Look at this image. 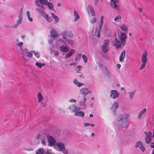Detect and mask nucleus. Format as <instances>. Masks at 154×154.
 <instances>
[{
    "mask_svg": "<svg viewBox=\"0 0 154 154\" xmlns=\"http://www.w3.org/2000/svg\"><path fill=\"white\" fill-rule=\"evenodd\" d=\"M129 116L128 115H120L117 119V121L116 122V128L119 129H121L123 128H126L127 117Z\"/></svg>",
    "mask_w": 154,
    "mask_h": 154,
    "instance_id": "nucleus-1",
    "label": "nucleus"
},
{
    "mask_svg": "<svg viewBox=\"0 0 154 154\" xmlns=\"http://www.w3.org/2000/svg\"><path fill=\"white\" fill-rule=\"evenodd\" d=\"M126 38V33L125 32H122L121 34L120 39L121 41L118 40L117 38L115 39L114 45L117 48H119L121 46H124L125 45L126 41H125Z\"/></svg>",
    "mask_w": 154,
    "mask_h": 154,
    "instance_id": "nucleus-2",
    "label": "nucleus"
},
{
    "mask_svg": "<svg viewBox=\"0 0 154 154\" xmlns=\"http://www.w3.org/2000/svg\"><path fill=\"white\" fill-rule=\"evenodd\" d=\"M47 0H37L35 2L36 5L42 9H44L43 5H47Z\"/></svg>",
    "mask_w": 154,
    "mask_h": 154,
    "instance_id": "nucleus-3",
    "label": "nucleus"
},
{
    "mask_svg": "<svg viewBox=\"0 0 154 154\" xmlns=\"http://www.w3.org/2000/svg\"><path fill=\"white\" fill-rule=\"evenodd\" d=\"M23 8H21V11L20 13V14L18 16L19 19L17 21V23L15 25L12 26H11V27L12 28L14 29H15L17 28L19 26V25L21 23L23 20Z\"/></svg>",
    "mask_w": 154,
    "mask_h": 154,
    "instance_id": "nucleus-4",
    "label": "nucleus"
},
{
    "mask_svg": "<svg viewBox=\"0 0 154 154\" xmlns=\"http://www.w3.org/2000/svg\"><path fill=\"white\" fill-rule=\"evenodd\" d=\"M61 35L63 39H66V36H67L70 38H72L73 37V34L70 31H68L67 30L64 31L61 33Z\"/></svg>",
    "mask_w": 154,
    "mask_h": 154,
    "instance_id": "nucleus-5",
    "label": "nucleus"
},
{
    "mask_svg": "<svg viewBox=\"0 0 154 154\" xmlns=\"http://www.w3.org/2000/svg\"><path fill=\"white\" fill-rule=\"evenodd\" d=\"M152 133L151 131L149 132L145 137V141L147 144H149L152 141Z\"/></svg>",
    "mask_w": 154,
    "mask_h": 154,
    "instance_id": "nucleus-6",
    "label": "nucleus"
},
{
    "mask_svg": "<svg viewBox=\"0 0 154 154\" xmlns=\"http://www.w3.org/2000/svg\"><path fill=\"white\" fill-rule=\"evenodd\" d=\"M118 3V0H111L110 1L111 6L112 8L114 9H116L117 10L119 9V5H117V4Z\"/></svg>",
    "mask_w": 154,
    "mask_h": 154,
    "instance_id": "nucleus-7",
    "label": "nucleus"
},
{
    "mask_svg": "<svg viewBox=\"0 0 154 154\" xmlns=\"http://www.w3.org/2000/svg\"><path fill=\"white\" fill-rule=\"evenodd\" d=\"M81 94L82 95H86L91 92V91H89L88 88H82L80 90Z\"/></svg>",
    "mask_w": 154,
    "mask_h": 154,
    "instance_id": "nucleus-8",
    "label": "nucleus"
},
{
    "mask_svg": "<svg viewBox=\"0 0 154 154\" xmlns=\"http://www.w3.org/2000/svg\"><path fill=\"white\" fill-rule=\"evenodd\" d=\"M87 10L89 14L91 12L92 16L94 17L95 16V13L94 9L92 6L88 5L87 7Z\"/></svg>",
    "mask_w": 154,
    "mask_h": 154,
    "instance_id": "nucleus-9",
    "label": "nucleus"
},
{
    "mask_svg": "<svg viewBox=\"0 0 154 154\" xmlns=\"http://www.w3.org/2000/svg\"><path fill=\"white\" fill-rule=\"evenodd\" d=\"M48 142V145L50 146H52L55 143V140L54 138L51 136L47 137Z\"/></svg>",
    "mask_w": 154,
    "mask_h": 154,
    "instance_id": "nucleus-10",
    "label": "nucleus"
},
{
    "mask_svg": "<svg viewBox=\"0 0 154 154\" xmlns=\"http://www.w3.org/2000/svg\"><path fill=\"white\" fill-rule=\"evenodd\" d=\"M108 43L106 42L103 44L102 49L104 53H106L109 49V47L108 46Z\"/></svg>",
    "mask_w": 154,
    "mask_h": 154,
    "instance_id": "nucleus-11",
    "label": "nucleus"
},
{
    "mask_svg": "<svg viewBox=\"0 0 154 154\" xmlns=\"http://www.w3.org/2000/svg\"><path fill=\"white\" fill-rule=\"evenodd\" d=\"M119 94L116 90H112L111 91L110 97L112 96L113 99L119 97Z\"/></svg>",
    "mask_w": 154,
    "mask_h": 154,
    "instance_id": "nucleus-12",
    "label": "nucleus"
},
{
    "mask_svg": "<svg viewBox=\"0 0 154 154\" xmlns=\"http://www.w3.org/2000/svg\"><path fill=\"white\" fill-rule=\"evenodd\" d=\"M68 108L69 109L72 110V112H76L77 111L80 109V107L73 105L69 106Z\"/></svg>",
    "mask_w": 154,
    "mask_h": 154,
    "instance_id": "nucleus-13",
    "label": "nucleus"
},
{
    "mask_svg": "<svg viewBox=\"0 0 154 154\" xmlns=\"http://www.w3.org/2000/svg\"><path fill=\"white\" fill-rule=\"evenodd\" d=\"M147 54L146 51L142 56V61L143 62L146 63L147 61Z\"/></svg>",
    "mask_w": 154,
    "mask_h": 154,
    "instance_id": "nucleus-14",
    "label": "nucleus"
},
{
    "mask_svg": "<svg viewBox=\"0 0 154 154\" xmlns=\"http://www.w3.org/2000/svg\"><path fill=\"white\" fill-rule=\"evenodd\" d=\"M119 104L117 102H114L111 108V109L114 112H115L117 109L119 107Z\"/></svg>",
    "mask_w": 154,
    "mask_h": 154,
    "instance_id": "nucleus-15",
    "label": "nucleus"
},
{
    "mask_svg": "<svg viewBox=\"0 0 154 154\" xmlns=\"http://www.w3.org/2000/svg\"><path fill=\"white\" fill-rule=\"evenodd\" d=\"M50 35L53 38H56L57 36V33L56 29H52L50 32Z\"/></svg>",
    "mask_w": 154,
    "mask_h": 154,
    "instance_id": "nucleus-16",
    "label": "nucleus"
},
{
    "mask_svg": "<svg viewBox=\"0 0 154 154\" xmlns=\"http://www.w3.org/2000/svg\"><path fill=\"white\" fill-rule=\"evenodd\" d=\"M57 146L61 151H63L65 150V147L63 143H60L57 144Z\"/></svg>",
    "mask_w": 154,
    "mask_h": 154,
    "instance_id": "nucleus-17",
    "label": "nucleus"
},
{
    "mask_svg": "<svg viewBox=\"0 0 154 154\" xmlns=\"http://www.w3.org/2000/svg\"><path fill=\"white\" fill-rule=\"evenodd\" d=\"M75 116H78L82 117L85 115V113L82 111H76L75 113Z\"/></svg>",
    "mask_w": 154,
    "mask_h": 154,
    "instance_id": "nucleus-18",
    "label": "nucleus"
},
{
    "mask_svg": "<svg viewBox=\"0 0 154 154\" xmlns=\"http://www.w3.org/2000/svg\"><path fill=\"white\" fill-rule=\"evenodd\" d=\"M75 50L74 49H72L70 51L66 54L65 57V58H67L70 57L73 54L75 53Z\"/></svg>",
    "mask_w": 154,
    "mask_h": 154,
    "instance_id": "nucleus-19",
    "label": "nucleus"
},
{
    "mask_svg": "<svg viewBox=\"0 0 154 154\" xmlns=\"http://www.w3.org/2000/svg\"><path fill=\"white\" fill-rule=\"evenodd\" d=\"M60 49L61 51L65 53L67 52L68 51L67 47L63 45L60 47Z\"/></svg>",
    "mask_w": 154,
    "mask_h": 154,
    "instance_id": "nucleus-20",
    "label": "nucleus"
},
{
    "mask_svg": "<svg viewBox=\"0 0 154 154\" xmlns=\"http://www.w3.org/2000/svg\"><path fill=\"white\" fill-rule=\"evenodd\" d=\"M101 29V28H100L98 27L96 29V31L95 32L94 35H95L97 36L98 38H99L100 36V31Z\"/></svg>",
    "mask_w": 154,
    "mask_h": 154,
    "instance_id": "nucleus-21",
    "label": "nucleus"
},
{
    "mask_svg": "<svg viewBox=\"0 0 154 154\" xmlns=\"http://www.w3.org/2000/svg\"><path fill=\"white\" fill-rule=\"evenodd\" d=\"M146 110V108H144L142 110H141L140 112H139L138 115V117L139 119H140L141 117V116L142 115L145 113Z\"/></svg>",
    "mask_w": 154,
    "mask_h": 154,
    "instance_id": "nucleus-22",
    "label": "nucleus"
},
{
    "mask_svg": "<svg viewBox=\"0 0 154 154\" xmlns=\"http://www.w3.org/2000/svg\"><path fill=\"white\" fill-rule=\"evenodd\" d=\"M119 27L122 30L124 31L128 29L127 26L124 24L119 25Z\"/></svg>",
    "mask_w": 154,
    "mask_h": 154,
    "instance_id": "nucleus-23",
    "label": "nucleus"
},
{
    "mask_svg": "<svg viewBox=\"0 0 154 154\" xmlns=\"http://www.w3.org/2000/svg\"><path fill=\"white\" fill-rule=\"evenodd\" d=\"M74 83L78 87H80L82 85H84V84L79 82L76 79H74L73 81Z\"/></svg>",
    "mask_w": 154,
    "mask_h": 154,
    "instance_id": "nucleus-24",
    "label": "nucleus"
},
{
    "mask_svg": "<svg viewBox=\"0 0 154 154\" xmlns=\"http://www.w3.org/2000/svg\"><path fill=\"white\" fill-rule=\"evenodd\" d=\"M43 17L49 22H51V21L52 20V17H49L47 14H45Z\"/></svg>",
    "mask_w": 154,
    "mask_h": 154,
    "instance_id": "nucleus-25",
    "label": "nucleus"
},
{
    "mask_svg": "<svg viewBox=\"0 0 154 154\" xmlns=\"http://www.w3.org/2000/svg\"><path fill=\"white\" fill-rule=\"evenodd\" d=\"M41 8L40 9H39V8H36L35 9V10H36L40 14H41V15H42V16H44H44L45 14L46 13L43 10H42V9H41Z\"/></svg>",
    "mask_w": 154,
    "mask_h": 154,
    "instance_id": "nucleus-26",
    "label": "nucleus"
},
{
    "mask_svg": "<svg viewBox=\"0 0 154 154\" xmlns=\"http://www.w3.org/2000/svg\"><path fill=\"white\" fill-rule=\"evenodd\" d=\"M125 52L124 51L120 54L119 60L120 61H122L125 57Z\"/></svg>",
    "mask_w": 154,
    "mask_h": 154,
    "instance_id": "nucleus-27",
    "label": "nucleus"
},
{
    "mask_svg": "<svg viewBox=\"0 0 154 154\" xmlns=\"http://www.w3.org/2000/svg\"><path fill=\"white\" fill-rule=\"evenodd\" d=\"M63 39H64L66 42L69 45H72L74 43V41L73 40L69 39L67 38Z\"/></svg>",
    "mask_w": 154,
    "mask_h": 154,
    "instance_id": "nucleus-28",
    "label": "nucleus"
},
{
    "mask_svg": "<svg viewBox=\"0 0 154 154\" xmlns=\"http://www.w3.org/2000/svg\"><path fill=\"white\" fill-rule=\"evenodd\" d=\"M37 97L38 99V102L39 103L41 102L43 99V97L41 93L40 92L38 93L37 95Z\"/></svg>",
    "mask_w": 154,
    "mask_h": 154,
    "instance_id": "nucleus-29",
    "label": "nucleus"
},
{
    "mask_svg": "<svg viewBox=\"0 0 154 154\" xmlns=\"http://www.w3.org/2000/svg\"><path fill=\"white\" fill-rule=\"evenodd\" d=\"M74 14L75 16L74 21H75L77 20L79 18V16L77 13V12L75 11H74Z\"/></svg>",
    "mask_w": 154,
    "mask_h": 154,
    "instance_id": "nucleus-30",
    "label": "nucleus"
},
{
    "mask_svg": "<svg viewBox=\"0 0 154 154\" xmlns=\"http://www.w3.org/2000/svg\"><path fill=\"white\" fill-rule=\"evenodd\" d=\"M26 14L27 17L28 18V20L31 22L33 21V19L32 18L30 17V12L29 11H27L26 12Z\"/></svg>",
    "mask_w": 154,
    "mask_h": 154,
    "instance_id": "nucleus-31",
    "label": "nucleus"
},
{
    "mask_svg": "<svg viewBox=\"0 0 154 154\" xmlns=\"http://www.w3.org/2000/svg\"><path fill=\"white\" fill-rule=\"evenodd\" d=\"M51 16L55 20L56 23H57L59 21V19L58 18L54 13H52Z\"/></svg>",
    "mask_w": 154,
    "mask_h": 154,
    "instance_id": "nucleus-32",
    "label": "nucleus"
},
{
    "mask_svg": "<svg viewBox=\"0 0 154 154\" xmlns=\"http://www.w3.org/2000/svg\"><path fill=\"white\" fill-rule=\"evenodd\" d=\"M44 153V151L43 149L39 148L36 152V154H43Z\"/></svg>",
    "mask_w": 154,
    "mask_h": 154,
    "instance_id": "nucleus-33",
    "label": "nucleus"
},
{
    "mask_svg": "<svg viewBox=\"0 0 154 154\" xmlns=\"http://www.w3.org/2000/svg\"><path fill=\"white\" fill-rule=\"evenodd\" d=\"M103 18L104 17L103 15H102L100 19V24L99 26V27L100 28H101L102 26V25L103 23Z\"/></svg>",
    "mask_w": 154,
    "mask_h": 154,
    "instance_id": "nucleus-34",
    "label": "nucleus"
},
{
    "mask_svg": "<svg viewBox=\"0 0 154 154\" xmlns=\"http://www.w3.org/2000/svg\"><path fill=\"white\" fill-rule=\"evenodd\" d=\"M81 58V54H78L76 55L75 60L77 61H79Z\"/></svg>",
    "mask_w": 154,
    "mask_h": 154,
    "instance_id": "nucleus-35",
    "label": "nucleus"
},
{
    "mask_svg": "<svg viewBox=\"0 0 154 154\" xmlns=\"http://www.w3.org/2000/svg\"><path fill=\"white\" fill-rule=\"evenodd\" d=\"M45 64L44 63H41L38 62H36L35 63V65L38 67L39 68H41L42 66H45Z\"/></svg>",
    "mask_w": 154,
    "mask_h": 154,
    "instance_id": "nucleus-36",
    "label": "nucleus"
},
{
    "mask_svg": "<svg viewBox=\"0 0 154 154\" xmlns=\"http://www.w3.org/2000/svg\"><path fill=\"white\" fill-rule=\"evenodd\" d=\"M135 92L136 91H133L129 93V97L131 99H132L133 98Z\"/></svg>",
    "mask_w": 154,
    "mask_h": 154,
    "instance_id": "nucleus-37",
    "label": "nucleus"
},
{
    "mask_svg": "<svg viewBox=\"0 0 154 154\" xmlns=\"http://www.w3.org/2000/svg\"><path fill=\"white\" fill-rule=\"evenodd\" d=\"M143 145V143L140 141H139L137 142L136 144L135 147H140L142 146Z\"/></svg>",
    "mask_w": 154,
    "mask_h": 154,
    "instance_id": "nucleus-38",
    "label": "nucleus"
},
{
    "mask_svg": "<svg viewBox=\"0 0 154 154\" xmlns=\"http://www.w3.org/2000/svg\"><path fill=\"white\" fill-rule=\"evenodd\" d=\"M146 64V63L143 62V63L141 65L140 67V70H141L144 69L145 67Z\"/></svg>",
    "mask_w": 154,
    "mask_h": 154,
    "instance_id": "nucleus-39",
    "label": "nucleus"
},
{
    "mask_svg": "<svg viewBox=\"0 0 154 154\" xmlns=\"http://www.w3.org/2000/svg\"><path fill=\"white\" fill-rule=\"evenodd\" d=\"M47 5H48V7L49 9H51L53 7V5L51 2H48L47 4Z\"/></svg>",
    "mask_w": 154,
    "mask_h": 154,
    "instance_id": "nucleus-40",
    "label": "nucleus"
},
{
    "mask_svg": "<svg viewBox=\"0 0 154 154\" xmlns=\"http://www.w3.org/2000/svg\"><path fill=\"white\" fill-rule=\"evenodd\" d=\"M82 58H83L84 61V62L85 63H86L88 60V58L86 57V56L85 55H83L82 56Z\"/></svg>",
    "mask_w": 154,
    "mask_h": 154,
    "instance_id": "nucleus-41",
    "label": "nucleus"
},
{
    "mask_svg": "<svg viewBox=\"0 0 154 154\" xmlns=\"http://www.w3.org/2000/svg\"><path fill=\"white\" fill-rule=\"evenodd\" d=\"M33 53V51H29L28 52L27 56L28 57H31L32 56Z\"/></svg>",
    "mask_w": 154,
    "mask_h": 154,
    "instance_id": "nucleus-42",
    "label": "nucleus"
},
{
    "mask_svg": "<svg viewBox=\"0 0 154 154\" xmlns=\"http://www.w3.org/2000/svg\"><path fill=\"white\" fill-rule=\"evenodd\" d=\"M85 101H81L79 102V104L80 105L82 106H86V104L85 103Z\"/></svg>",
    "mask_w": 154,
    "mask_h": 154,
    "instance_id": "nucleus-43",
    "label": "nucleus"
},
{
    "mask_svg": "<svg viewBox=\"0 0 154 154\" xmlns=\"http://www.w3.org/2000/svg\"><path fill=\"white\" fill-rule=\"evenodd\" d=\"M97 19L96 17H94L93 19L90 20V22L91 23H95L97 21Z\"/></svg>",
    "mask_w": 154,
    "mask_h": 154,
    "instance_id": "nucleus-44",
    "label": "nucleus"
},
{
    "mask_svg": "<svg viewBox=\"0 0 154 154\" xmlns=\"http://www.w3.org/2000/svg\"><path fill=\"white\" fill-rule=\"evenodd\" d=\"M41 143H42V144L44 146H46V143L45 142V138L42 139V141H41Z\"/></svg>",
    "mask_w": 154,
    "mask_h": 154,
    "instance_id": "nucleus-45",
    "label": "nucleus"
},
{
    "mask_svg": "<svg viewBox=\"0 0 154 154\" xmlns=\"http://www.w3.org/2000/svg\"><path fill=\"white\" fill-rule=\"evenodd\" d=\"M33 52L34 53V55L36 56V57L38 58L39 57V55L38 52H36L35 51H33Z\"/></svg>",
    "mask_w": 154,
    "mask_h": 154,
    "instance_id": "nucleus-46",
    "label": "nucleus"
},
{
    "mask_svg": "<svg viewBox=\"0 0 154 154\" xmlns=\"http://www.w3.org/2000/svg\"><path fill=\"white\" fill-rule=\"evenodd\" d=\"M121 17L120 15H118L114 19V20L115 21H116L118 19H121Z\"/></svg>",
    "mask_w": 154,
    "mask_h": 154,
    "instance_id": "nucleus-47",
    "label": "nucleus"
},
{
    "mask_svg": "<svg viewBox=\"0 0 154 154\" xmlns=\"http://www.w3.org/2000/svg\"><path fill=\"white\" fill-rule=\"evenodd\" d=\"M54 54L55 56L57 57L59 54V53L57 51H54Z\"/></svg>",
    "mask_w": 154,
    "mask_h": 154,
    "instance_id": "nucleus-48",
    "label": "nucleus"
},
{
    "mask_svg": "<svg viewBox=\"0 0 154 154\" xmlns=\"http://www.w3.org/2000/svg\"><path fill=\"white\" fill-rule=\"evenodd\" d=\"M69 102L72 103H75L76 102V100L74 99H71L69 100Z\"/></svg>",
    "mask_w": 154,
    "mask_h": 154,
    "instance_id": "nucleus-49",
    "label": "nucleus"
},
{
    "mask_svg": "<svg viewBox=\"0 0 154 154\" xmlns=\"http://www.w3.org/2000/svg\"><path fill=\"white\" fill-rule=\"evenodd\" d=\"M23 42H20L19 43H18L17 45L19 47H20L21 46L23 45Z\"/></svg>",
    "mask_w": 154,
    "mask_h": 154,
    "instance_id": "nucleus-50",
    "label": "nucleus"
},
{
    "mask_svg": "<svg viewBox=\"0 0 154 154\" xmlns=\"http://www.w3.org/2000/svg\"><path fill=\"white\" fill-rule=\"evenodd\" d=\"M139 148L143 152L145 150V148L143 147V145H142V146H140V147Z\"/></svg>",
    "mask_w": 154,
    "mask_h": 154,
    "instance_id": "nucleus-51",
    "label": "nucleus"
},
{
    "mask_svg": "<svg viewBox=\"0 0 154 154\" xmlns=\"http://www.w3.org/2000/svg\"><path fill=\"white\" fill-rule=\"evenodd\" d=\"M24 52H22L20 53V54L22 56V57L23 58L24 60H25V59L24 57Z\"/></svg>",
    "mask_w": 154,
    "mask_h": 154,
    "instance_id": "nucleus-52",
    "label": "nucleus"
},
{
    "mask_svg": "<svg viewBox=\"0 0 154 154\" xmlns=\"http://www.w3.org/2000/svg\"><path fill=\"white\" fill-rule=\"evenodd\" d=\"M90 125V124L88 123H85L84 124V125L85 127Z\"/></svg>",
    "mask_w": 154,
    "mask_h": 154,
    "instance_id": "nucleus-53",
    "label": "nucleus"
},
{
    "mask_svg": "<svg viewBox=\"0 0 154 154\" xmlns=\"http://www.w3.org/2000/svg\"><path fill=\"white\" fill-rule=\"evenodd\" d=\"M150 146L152 148H154V142L151 143Z\"/></svg>",
    "mask_w": 154,
    "mask_h": 154,
    "instance_id": "nucleus-54",
    "label": "nucleus"
},
{
    "mask_svg": "<svg viewBox=\"0 0 154 154\" xmlns=\"http://www.w3.org/2000/svg\"><path fill=\"white\" fill-rule=\"evenodd\" d=\"M63 153L65 154H68V151L67 149H66V150L65 149V150H64V151H63Z\"/></svg>",
    "mask_w": 154,
    "mask_h": 154,
    "instance_id": "nucleus-55",
    "label": "nucleus"
},
{
    "mask_svg": "<svg viewBox=\"0 0 154 154\" xmlns=\"http://www.w3.org/2000/svg\"><path fill=\"white\" fill-rule=\"evenodd\" d=\"M50 54H52L53 53L54 51H53V49L51 47V48H50Z\"/></svg>",
    "mask_w": 154,
    "mask_h": 154,
    "instance_id": "nucleus-56",
    "label": "nucleus"
},
{
    "mask_svg": "<svg viewBox=\"0 0 154 154\" xmlns=\"http://www.w3.org/2000/svg\"><path fill=\"white\" fill-rule=\"evenodd\" d=\"M28 49H27V48H25L23 50H21L20 51H21L22 52H24V51H25L26 52H25L26 53H27V51Z\"/></svg>",
    "mask_w": 154,
    "mask_h": 154,
    "instance_id": "nucleus-57",
    "label": "nucleus"
},
{
    "mask_svg": "<svg viewBox=\"0 0 154 154\" xmlns=\"http://www.w3.org/2000/svg\"><path fill=\"white\" fill-rule=\"evenodd\" d=\"M83 101L85 102L86 101V95H83Z\"/></svg>",
    "mask_w": 154,
    "mask_h": 154,
    "instance_id": "nucleus-58",
    "label": "nucleus"
},
{
    "mask_svg": "<svg viewBox=\"0 0 154 154\" xmlns=\"http://www.w3.org/2000/svg\"><path fill=\"white\" fill-rule=\"evenodd\" d=\"M79 76L82 78H84L85 77L82 74H81L79 75Z\"/></svg>",
    "mask_w": 154,
    "mask_h": 154,
    "instance_id": "nucleus-59",
    "label": "nucleus"
},
{
    "mask_svg": "<svg viewBox=\"0 0 154 154\" xmlns=\"http://www.w3.org/2000/svg\"><path fill=\"white\" fill-rule=\"evenodd\" d=\"M41 138H42L41 136L39 134H38L37 135V138L38 139H41Z\"/></svg>",
    "mask_w": 154,
    "mask_h": 154,
    "instance_id": "nucleus-60",
    "label": "nucleus"
},
{
    "mask_svg": "<svg viewBox=\"0 0 154 154\" xmlns=\"http://www.w3.org/2000/svg\"><path fill=\"white\" fill-rule=\"evenodd\" d=\"M121 65L119 64L117 65V67L118 69H119L121 67Z\"/></svg>",
    "mask_w": 154,
    "mask_h": 154,
    "instance_id": "nucleus-61",
    "label": "nucleus"
},
{
    "mask_svg": "<svg viewBox=\"0 0 154 154\" xmlns=\"http://www.w3.org/2000/svg\"><path fill=\"white\" fill-rule=\"evenodd\" d=\"M98 0H95L94 1V3H95V5L96 6H97V4L98 3Z\"/></svg>",
    "mask_w": 154,
    "mask_h": 154,
    "instance_id": "nucleus-62",
    "label": "nucleus"
},
{
    "mask_svg": "<svg viewBox=\"0 0 154 154\" xmlns=\"http://www.w3.org/2000/svg\"><path fill=\"white\" fill-rule=\"evenodd\" d=\"M81 66H77V68L79 70H81Z\"/></svg>",
    "mask_w": 154,
    "mask_h": 154,
    "instance_id": "nucleus-63",
    "label": "nucleus"
},
{
    "mask_svg": "<svg viewBox=\"0 0 154 154\" xmlns=\"http://www.w3.org/2000/svg\"><path fill=\"white\" fill-rule=\"evenodd\" d=\"M45 154H53L47 151Z\"/></svg>",
    "mask_w": 154,
    "mask_h": 154,
    "instance_id": "nucleus-64",
    "label": "nucleus"
}]
</instances>
